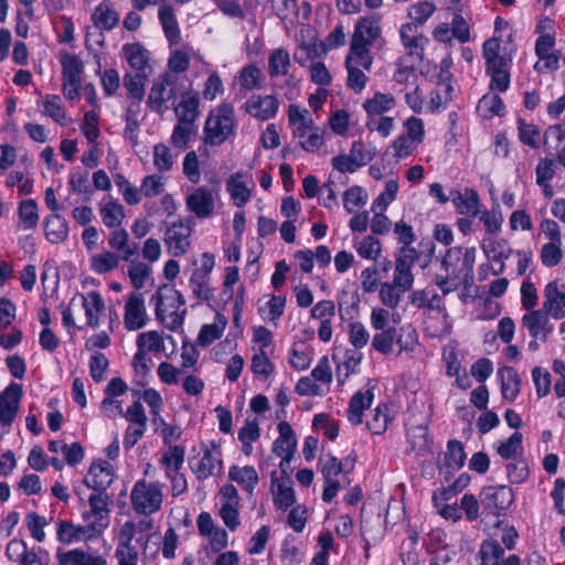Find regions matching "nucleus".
<instances>
[{"mask_svg":"<svg viewBox=\"0 0 565 565\" xmlns=\"http://www.w3.org/2000/svg\"><path fill=\"white\" fill-rule=\"evenodd\" d=\"M373 393L371 391L356 392L350 399L348 409V419L353 425L362 423L363 412L369 408L373 401Z\"/></svg>","mask_w":565,"mask_h":565,"instance_id":"nucleus-32","label":"nucleus"},{"mask_svg":"<svg viewBox=\"0 0 565 565\" xmlns=\"http://www.w3.org/2000/svg\"><path fill=\"white\" fill-rule=\"evenodd\" d=\"M262 77L263 73L260 68L254 64L243 67L239 72V83L248 90L260 88Z\"/></svg>","mask_w":565,"mask_h":565,"instance_id":"nucleus-54","label":"nucleus"},{"mask_svg":"<svg viewBox=\"0 0 565 565\" xmlns=\"http://www.w3.org/2000/svg\"><path fill=\"white\" fill-rule=\"evenodd\" d=\"M228 478L241 486L248 494H253L259 481L258 473L253 466H232Z\"/></svg>","mask_w":565,"mask_h":565,"instance_id":"nucleus-28","label":"nucleus"},{"mask_svg":"<svg viewBox=\"0 0 565 565\" xmlns=\"http://www.w3.org/2000/svg\"><path fill=\"white\" fill-rule=\"evenodd\" d=\"M274 502L280 510H287L296 502L291 479L288 476L278 479L276 472L271 473Z\"/></svg>","mask_w":565,"mask_h":565,"instance_id":"nucleus-24","label":"nucleus"},{"mask_svg":"<svg viewBox=\"0 0 565 565\" xmlns=\"http://www.w3.org/2000/svg\"><path fill=\"white\" fill-rule=\"evenodd\" d=\"M139 350L158 352L163 348V338L157 331L140 333L137 339Z\"/></svg>","mask_w":565,"mask_h":565,"instance_id":"nucleus-64","label":"nucleus"},{"mask_svg":"<svg viewBox=\"0 0 565 565\" xmlns=\"http://www.w3.org/2000/svg\"><path fill=\"white\" fill-rule=\"evenodd\" d=\"M145 300L141 294H131L125 307V327L129 331L141 329L146 324Z\"/></svg>","mask_w":565,"mask_h":565,"instance_id":"nucleus-19","label":"nucleus"},{"mask_svg":"<svg viewBox=\"0 0 565 565\" xmlns=\"http://www.w3.org/2000/svg\"><path fill=\"white\" fill-rule=\"evenodd\" d=\"M513 500L512 489L508 486H488L480 493L482 507L492 515H497L500 510L508 509Z\"/></svg>","mask_w":565,"mask_h":565,"instance_id":"nucleus-9","label":"nucleus"},{"mask_svg":"<svg viewBox=\"0 0 565 565\" xmlns=\"http://www.w3.org/2000/svg\"><path fill=\"white\" fill-rule=\"evenodd\" d=\"M124 55L129 65L136 70L143 71L149 62V52L140 43H127L122 46Z\"/></svg>","mask_w":565,"mask_h":565,"instance_id":"nucleus-38","label":"nucleus"},{"mask_svg":"<svg viewBox=\"0 0 565 565\" xmlns=\"http://www.w3.org/2000/svg\"><path fill=\"white\" fill-rule=\"evenodd\" d=\"M466 452L463 444L459 440L451 439L447 444V451L445 454V465L448 468L460 469L465 466Z\"/></svg>","mask_w":565,"mask_h":565,"instance_id":"nucleus-44","label":"nucleus"},{"mask_svg":"<svg viewBox=\"0 0 565 565\" xmlns=\"http://www.w3.org/2000/svg\"><path fill=\"white\" fill-rule=\"evenodd\" d=\"M130 501L136 513L150 515L160 510L162 492L158 484L141 479L134 484Z\"/></svg>","mask_w":565,"mask_h":565,"instance_id":"nucleus-5","label":"nucleus"},{"mask_svg":"<svg viewBox=\"0 0 565 565\" xmlns=\"http://www.w3.org/2000/svg\"><path fill=\"white\" fill-rule=\"evenodd\" d=\"M523 435L519 431L513 433L508 440L497 446L498 454L503 459L514 458L522 450Z\"/></svg>","mask_w":565,"mask_h":565,"instance_id":"nucleus-55","label":"nucleus"},{"mask_svg":"<svg viewBox=\"0 0 565 565\" xmlns=\"http://www.w3.org/2000/svg\"><path fill=\"white\" fill-rule=\"evenodd\" d=\"M397 331L394 327H390L381 330L376 333L372 340V347L374 350L382 354H390L393 350V345L397 340Z\"/></svg>","mask_w":565,"mask_h":565,"instance_id":"nucleus-47","label":"nucleus"},{"mask_svg":"<svg viewBox=\"0 0 565 565\" xmlns=\"http://www.w3.org/2000/svg\"><path fill=\"white\" fill-rule=\"evenodd\" d=\"M216 319L217 322L211 324H203L201 327V330L196 339L198 343L201 347L210 345L212 342L220 339L221 335L223 334L227 321L223 316L218 313L216 315Z\"/></svg>","mask_w":565,"mask_h":565,"instance_id":"nucleus-40","label":"nucleus"},{"mask_svg":"<svg viewBox=\"0 0 565 565\" xmlns=\"http://www.w3.org/2000/svg\"><path fill=\"white\" fill-rule=\"evenodd\" d=\"M367 193L360 185H353L343 193V206L348 213H353L367 202Z\"/></svg>","mask_w":565,"mask_h":565,"instance_id":"nucleus-46","label":"nucleus"},{"mask_svg":"<svg viewBox=\"0 0 565 565\" xmlns=\"http://www.w3.org/2000/svg\"><path fill=\"white\" fill-rule=\"evenodd\" d=\"M398 191V182L396 180H388L385 183V190L372 203V211L384 212L390 203L395 200Z\"/></svg>","mask_w":565,"mask_h":565,"instance_id":"nucleus-57","label":"nucleus"},{"mask_svg":"<svg viewBox=\"0 0 565 565\" xmlns=\"http://www.w3.org/2000/svg\"><path fill=\"white\" fill-rule=\"evenodd\" d=\"M84 533V527L76 526L68 521H60L57 527V540L63 544H71L79 540L81 534Z\"/></svg>","mask_w":565,"mask_h":565,"instance_id":"nucleus-60","label":"nucleus"},{"mask_svg":"<svg viewBox=\"0 0 565 565\" xmlns=\"http://www.w3.org/2000/svg\"><path fill=\"white\" fill-rule=\"evenodd\" d=\"M114 475V468L108 461L94 462L88 469L84 483L95 492H106L113 483Z\"/></svg>","mask_w":565,"mask_h":565,"instance_id":"nucleus-14","label":"nucleus"},{"mask_svg":"<svg viewBox=\"0 0 565 565\" xmlns=\"http://www.w3.org/2000/svg\"><path fill=\"white\" fill-rule=\"evenodd\" d=\"M408 439L412 443V448L418 454H425L429 450L430 439L428 437V429L424 425H418L408 434Z\"/></svg>","mask_w":565,"mask_h":565,"instance_id":"nucleus-56","label":"nucleus"},{"mask_svg":"<svg viewBox=\"0 0 565 565\" xmlns=\"http://www.w3.org/2000/svg\"><path fill=\"white\" fill-rule=\"evenodd\" d=\"M451 202L454 203L457 212L467 216H477L479 214V195L472 189H465V192H451Z\"/></svg>","mask_w":565,"mask_h":565,"instance_id":"nucleus-27","label":"nucleus"},{"mask_svg":"<svg viewBox=\"0 0 565 565\" xmlns=\"http://www.w3.org/2000/svg\"><path fill=\"white\" fill-rule=\"evenodd\" d=\"M61 66L64 96L73 100L77 98L79 94L81 76L84 71V65L75 54L64 53L61 57Z\"/></svg>","mask_w":565,"mask_h":565,"instance_id":"nucleus-7","label":"nucleus"},{"mask_svg":"<svg viewBox=\"0 0 565 565\" xmlns=\"http://www.w3.org/2000/svg\"><path fill=\"white\" fill-rule=\"evenodd\" d=\"M359 55L349 53L345 58V67L348 71L347 85L354 93H361L367 84V76L365 75L363 64L360 63Z\"/></svg>","mask_w":565,"mask_h":565,"instance_id":"nucleus-26","label":"nucleus"},{"mask_svg":"<svg viewBox=\"0 0 565 565\" xmlns=\"http://www.w3.org/2000/svg\"><path fill=\"white\" fill-rule=\"evenodd\" d=\"M121 257L111 253L104 252L93 256L92 269L97 274H106L118 267Z\"/></svg>","mask_w":565,"mask_h":565,"instance_id":"nucleus-53","label":"nucleus"},{"mask_svg":"<svg viewBox=\"0 0 565 565\" xmlns=\"http://www.w3.org/2000/svg\"><path fill=\"white\" fill-rule=\"evenodd\" d=\"M243 177L242 172H236L226 181V191L238 207L244 206L250 200V190L242 181Z\"/></svg>","mask_w":565,"mask_h":565,"instance_id":"nucleus-37","label":"nucleus"},{"mask_svg":"<svg viewBox=\"0 0 565 565\" xmlns=\"http://www.w3.org/2000/svg\"><path fill=\"white\" fill-rule=\"evenodd\" d=\"M19 217L24 230L35 228L39 223L38 204L34 200H24L19 204Z\"/></svg>","mask_w":565,"mask_h":565,"instance_id":"nucleus-50","label":"nucleus"},{"mask_svg":"<svg viewBox=\"0 0 565 565\" xmlns=\"http://www.w3.org/2000/svg\"><path fill=\"white\" fill-rule=\"evenodd\" d=\"M200 96L198 92L181 94V100L174 106V113L178 118V122L185 125H195L199 118L200 110Z\"/></svg>","mask_w":565,"mask_h":565,"instance_id":"nucleus-20","label":"nucleus"},{"mask_svg":"<svg viewBox=\"0 0 565 565\" xmlns=\"http://www.w3.org/2000/svg\"><path fill=\"white\" fill-rule=\"evenodd\" d=\"M190 223V220H180L167 227L164 242L175 257L184 255L190 247V236L192 233Z\"/></svg>","mask_w":565,"mask_h":565,"instance_id":"nucleus-10","label":"nucleus"},{"mask_svg":"<svg viewBox=\"0 0 565 565\" xmlns=\"http://www.w3.org/2000/svg\"><path fill=\"white\" fill-rule=\"evenodd\" d=\"M278 433L279 436L273 444V452L281 458L279 467L284 470V463H289L294 457L297 438L292 427L287 422L278 424Z\"/></svg>","mask_w":565,"mask_h":565,"instance_id":"nucleus-11","label":"nucleus"},{"mask_svg":"<svg viewBox=\"0 0 565 565\" xmlns=\"http://www.w3.org/2000/svg\"><path fill=\"white\" fill-rule=\"evenodd\" d=\"M478 109L484 111L487 116H501L504 104L498 95H484L478 103Z\"/></svg>","mask_w":565,"mask_h":565,"instance_id":"nucleus-63","label":"nucleus"},{"mask_svg":"<svg viewBox=\"0 0 565 565\" xmlns=\"http://www.w3.org/2000/svg\"><path fill=\"white\" fill-rule=\"evenodd\" d=\"M482 249L488 260L492 262L493 275H500L504 271V260L510 258L513 253L512 247L504 238H488L482 243Z\"/></svg>","mask_w":565,"mask_h":565,"instance_id":"nucleus-12","label":"nucleus"},{"mask_svg":"<svg viewBox=\"0 0 565 565\" xmlns=\"http://www.w3.org/2000/svg\"><path fill=\"white\" fill-rule=\"evenodd\" d=\"M542 309L555 320L565 318V292L559 290L557 280L545 286Z\"/></svg>","mask_w":565,"mask_h":565,"instance_id":"nucleus-16","label":"nucleus"},{"mask_svg":"<svg viewBox=\"0 0 565 565\" xmlns=\"http://www.w3.org/2000/svg\"><path fill=\"white\" fill-rule=\"evenodd\" d=\"M370 340V333L362 322L355 321L349 324V341L355 349L364 348Z\"/></svg>","mask_w":565,"mask_h":565,"instance_id":"nucleus-62","label":"nucleus"},{"mask_svg":"<svg viewBox=\"0 0 565 565\" xmlns=\"http://www.w3.org/2000/svg\"><path fill=\"white\" fill-rule=\"evenodd\" d=\"M181 85V78L177 74L164 72L159 75L150 88L147 98L148 107L152 111L163 115L168 110L166 104L170 100H175L178 95L183 94Z\"/></svg>","mask_w":565,"mask_h":565,"instance_id":"nucleus-3","label":"nucleus"},{"mask_svg":"<svg viewBox=\"0 0 565 565\" xmlns=\"http://www.w3.org/2000/svg\"><path fill=\"white\" fill-rule=\"evenodd\" d=\"M321 473L323 476V493L322 500L330 503L337 495L340 489V482L337 479L341 472L344 471V463L335 456L328 454L324 458H320Z\"/></svg>","mask_w":565,"mask_h":565,"instance_id":"nucleus-8","label":"nucleus"},{"mask_svg":"<svg viewBox=\"0 0 565 565\" xmlns=\"http://www.w3.org/2000/svg\"><path fill=\"white\" fill-rule=\"evenodd\" d=\"M436 7L428 1L412 4L408 9V17L415 22L414 24H424L428 18L433 15Z\"/></svg>","mask_w":565,"mask_h":565,"instance_id":"nucleus-59","label":"nucleus"},{"mask_svg":"<svg viewBox=\"0 0 565 565\" xmlns=\"http://www.w3.org/2000/svg\"><path fill=\"white\" fill-rule=\"evenodd\" d=\"M399 35L403 45L408 50L409 57L422 61L424 56V42L427 40L418 33L417 25L414 23L402 24Z\"/></svg>","mask_w":565,"mask_h":565,"instance_id":"nucleus-23","label":"nucleus"},{"mask_svg":"<svg viewBox=\"0 0 565 565\" xmlns=\"http://www.w3.org/2000/svg\"><path fill=\"white\" fill-rule=\"evenodd\" d=\"M57 559L60 565H106L107 562L103 556H93L79 548L67 552H58Z\"/></svg>","mask_w":565,"mask_h":565,"instance_id":"nucleus-30","label":"nucleus"},{"mask_svg":"<svg viewBox=\"0 0 565 565\" xmlns=\"http://www.w3.org/2000/svg\"><path fill=\"white\" fill-rule=\"evenodd\" d=\"M92 20L100 30L110 31L119 23V14L107 2H100L92 14Z\"/></svg>","mask_w":565,"mask_h":565,"instance_id":"nucleus-33","label":"nucleus"},{"mask_svg":"<svg viewBox=\"0 0 565 565\" xmlns=\"http://www.w3.org/2000/svg\"><path fill=\"white\" fill-rule=\"evenodd\" d=\"M279 103L274 95H253L244 104L246 113L262 121L274 118Z\"/></svg>","mask_w":565,"mask_h":565,"instance_id":"nucleus-15","label":"nucleus"},{"mask_svg":"<svg viewBox=\"0 0 565 565\" xmlns=\"http://www.w3.org/2000/svg\"><path fill=\"white\" fill-rule=\"evenodd\" d=\"M174 157L171 149L164 143L153 146V166L161 172H168L173 168Z\"/></svg>","mask_w":565,"mask_h":565,"instance_id":"nucleus-49","label":"nucleus"},{"mask_svg":"<svg viewBox=\"0 0 565 565\" xmlns=\"http://www.w3.org/2000/svg\"><path fill=\"white\" fill-rule=\"evenodd\" d=\"M501 381V392L505 399L514 401L520 393L521 379L515 369L503 366L498 371Z\"/></svg>","mask_w":565,"mask_h":565,"instance_id":"nucleus-31","label":"nucleus"},{"mask_svg":"<svg viewBox=\"0 0 565 565\" xmlns=\"http://www.w3.org/2000/svg\"><path fill=\"white\" fill-rule=\"evenodd\" d=\"M478 554L481 565H500L504 550L498 541L487 540L482 542Z\"/></svg>","mask_w":565,"mask_h":565,"instance_id":"nucleus-42","label":"nucleus"},{"mask_svg":"<svg viewBox=\"0 0 565 565\" xmlns=\"http://www.w3.org/2000/svg\"><path fill=\"white\" fill-rule=\"evenodd\" d=\"M396 102L392 94L375 93L371 98L363 103V109L367 114V118L381 117L383 114L394 108Z\"/></svg>","mask_w":565,"mask_h":565,"instance_id":"nucleus-29","label":"nucleus"},{"mask_svg":"<svg viewBox=\"0 0 565 565\" xmlns=\"http://www.w3.org/2000/svg\"><path fill=\"white\" fill-rule=\"evenodd\" d=\"M45 236L54 244L64 242L68 236V223L61 215L54 213L45 218Z\"/></svg>","mask_w":565,"mask_h":565,"instance_id":"nucleus-35","label":"nucleus"},{"mask_svg":"<svg viewBox=\"0 0 565 565\" xmlns=\"http://www.w3.org/2000/svg\"><path fill=\"white\" fill-rule=\"evenodd\" d=\"M476 262L475 247H452L444 256L441 266L450 276L451 281H461L469 285L473 280V265Z\"/></svg>","mask_w":565,"mask_h":565,"instance_id":"nucleus-4","label":"nucleus"},{"mask_svg":"<svg viewBox=\"0 0 565 565\" xmlns=\"http://www.w3.org/2000/svg\"><path fill=\"white\" fill-rule=\"evenodd\" d=\"M381 33L379 20L374 18H361L354 28L351 41L350 53L359 55L363 70L370 71L373 57L370 55V47Z\"/></svg>","mask_w":565,"mask_h":565,"instance_id":"nucleus-2","label":"nucleus"},{"mask_svg":"<svg viewBox=\"0 0 565 565\" xmlns=\"http://www.w3.org/2000/svg\"><path fill=\"white\" fill-rule=\"evenodd\" d=\"M375 153V148L366 147L361 140H358L352 143L349 156L361 168L371 162Z\"/></svg>","mask_w":565,"mask_h":565,"instance_id":"nucleus-58","label":"nucleus"},{"mask_svg":"<svg viewBox=\"0 0 565 565\" xmlns=\"http://www.w3.org/2000/svg\"><path fill=\"white\" fill-rule=\"evenodd\" d=\"M185 449L183 446H169V449L163 454L161 462L166 468V476L171 472L179 471L184 462Z\"/></svg>","mask_w":565,"mask_h":565,"instance_id":"nucleus-43","label":"nucleus"},{"mask_svg":"<svg viewBox=\"0 0 565 565\" xmlns=\"http://www.w3.org/2000/svg\"><path fill=\"white\" fill-rule=\"evenodd\" d=\"M100 216L107 227L118 226L125 218L124 206L117 201L108 202L100 209Z\"/></svg>","mask_w":565,"mask_h":565,"instance_id":"nucleus-48","label":"nucleus"},{"mask_svg":"<svg viewBox=\"0 0 565 565\" xmlns=\"http://www.w3.org/2000/svg\"><path fill=\"white\" fill-rule=\"evenodd\" d=\"M158 15L168 41L170 43H178L180 40V29L172 7L169 4L161 6Z\"/></svg>","mask_w":565,"mask_h":565,"instance_id":"nucleus-36","label":"nucleus"},{"mask_svg":"<svg viewBox=\"0 0 565 565\" xmlns=\"http://www.w3.org/2000/svg\"><path fill=\"white\" fill-rule=\"evenodd\" d=\"M236 129L234 107L223 103L209 113L203 128V142L211 147H218L234 138Z\"/></svg>","mask_w":565,"mask_h":565,"instance_id":"nucleus-1","label":"nucleus"},{"mask_svg":"<svg viewBox=\"0 0 565 565\" xmlns=\"http://www.w3.org/2000/svg\"><path fill=\"white\" fill-rule=\"evenodd\" d=\"M222 454L220 447L214 443L210 449H205L196 467H192L198 479H207L222 469Z\"/></svg>","mask_w":565,"mask_h":565,"instance_id":"nucleus-22","label":"nucleus"},{"mask_svg":"<svg viewBox=\"0 0 565 565\" xmlns=\"http://www.w3.org/2000/svg\"><path fill=\"white\" fill-rule=\"evenodd\" d=\"M77 298L85 309L87 324L97 328L99 326L98 315L105 309L100 294L97 291H89L87 295L77 294L72 298L71 305H73Z\"/></svg>","mask_w":565,"mask_h":565,"instance_id":"nucleus-25","label":"nucleus"},{"mask_svg":"<svg viewBox=\"0 0 565 565\" xmlns=\"http://www.w3.org/2000/svg\"><path fill=\"white\" fill-rule=\"evenodd\" d=\"M111 500L106 492H95L88 498V503L90 507V514L95 516L97 520L102 521L104 518H107L110 510L109 504Z\"/></svg>","mask_w":565,"mask_h":565,"instance_id":"nucleus-52","label":"nucleus"},{"mask_svg":"<svg viewBox=\"0 0 565 565\" xmlns=\"http://www.w3.org/2000/svg\"><path fill=\"white\" fill-rule=\"evenodd\" d=\"M129 235L126 230H115L109 234L108 237V245L110 248L121 252V259L124 260H131L134 256L137 255L138 252V245L128 244Z\"/></svg>","mask_w":565,"mask_h":565,"instance_id":"nucleus-34","label":"nucleus"},{"mask_svg":"<svg viewBox=\"0 0 565 565\" xmlns=\"http://www.w3.org/2000/svg\"><path fill=\"white\" fill-rule=\"evenodd\" d=\"M195 135V125H185L182 122H177V125L173 128L170 141L175 148L184 150L189 147L192 137Z\"/></svg>","mask_w":565,"mask_h":565,"instance_id":"nucleus-45","label":"nucleus"},{"mask_svg":"<svg viewBox=\"0 0 565 565\" xmlns=\"http://www.w3.org/2000/svg\"><path fill=\"white\" fill-rule=\"evenodd\" d=\"M148 81V76L145 73H127L124 76V86L127 89L129 98L140 104L145 97V86Z\"/></svg>","mask_w":565,"mask_h":565,"instance_id":"nucleus-39","label":"nucleus"},{"mask_svg":"<svg viewBox=\"0 0 565 565\" xmlns=\"http://www.w3.org/2000/svg\"><path fill=\"white\" fill-rule=\"evenodd\" d=\"M43 114L51 117L61 126H65L67 124L65 109L60 104V97L57 95L46 96L45 100L43 102Z\"/></svg>","mask_w":565,"mask_h":565,"instance_id":"nucleus-51","label":"nucleus"},{"mask_svg":"<svg viewBox=\"0 0 565 565\" xmlns=\"http://www.w3.org/2000/svg\"><path fill=\"white\" fill-rule=\"evenodd\" d=\"M134 394H135V396L138 397V399L136 402H134L132 405H130L126 409V412L122 411L120 402L116 403V408H117L118 413L120 415H122L131 425L147 426L148 418L145 413V408H143L142 404L139 401L140 393L138 391H135Z\"/></svg>","mask_w":565,"mask_h":565,"instance_id":"nucleus-41","label":"nucleus"},{"mask_svg":"<svg viewBox=\"0 0 565 565\" xmlns=\"http://www.w3.org/2000/svg\"><path fill=\"white\" fill-rule=\"evenodd\" d=\"M387 407L385 405H379L370 419H367L366 425L372 434L380 435L384 433L387 428L388 415L386 413Z\"/></svg>","mask_w":565,"mask_h":565,"instance_id":"nucleus-61","label":"nucleus"},{"mask_svg":"<svg viewBox=\"0 0 565 565\" xmlns=\"http://www.w3.org/2000/svg\"><path fill=\"white\" fill-rule=\"evenodd\" d=\"M290 55L286 49L279 47L270 52L268 56V75L271 78L285 76L287 77L286 84H292L295 76L290 73Z\"/></svg>","mask_w":565,"mask_h":565,"instance_id":"nucleus-21","label":"nucleus"},{"mask_svg":"<svg viewBox=\"0 0 565 565\" xmlns=\"http://www.w3.org/2000/svg\"><path fill=\"white\" fill-rule=\"evenodd\" d=\"M186 207L199 218L209 217L214 211L212 192L205 186L196 188L186 196Z\"/></svg>","mask_w":565,"mask_h":565,"instance_id":"nucleus-17","label":"nucleus"},{"mask_svg":"<svg viewBox=\"0 0 565 565\" xmlns=\"http://www.w3.org/2000/svg\"><path fill=\"white\" fill-rule=\"evenodd\" d=\"M547 315L543 309H539L530 310L523 316L522 324L534 339L545 340L553 331V324L550 323Z\"/></svg>","mask_w":565,"mask_h":565,"instance_id":"nucleus-18","label":"nucleus"},{"mask_svg":"<svg viewBox=\"0 0 565 565\" xmlns=\"http://www.w3.org/2000/svg\"><path fill=\"white\" fill-rule=\"evenodd\" d=\"M164 300H171L170 307L174 308L175 310L185 303L184 297L179 290L169 287L168 285L160 286L151 298V301L156 306V317L160 322L166 321V310L163 308ZM185 312V309H183L180 313L178 311L171 312V321L168 323V328L170 330L180 328L183 323Z\"/></svg>","mask_w":565,"mask_h":565,"instance_id":"nucleus-6","label":"nucleus"},{"mask_svg":"<svg viewBox=\"0 0 565 565\" xmlns=\"http://www.w3.org/2000/svg\"><path fill=\"white\" fill-rule=\"evenodd\" d=\"M22 397V385L11 383L0 393V423L10 426L14 420Z\"/></svg>","mask_w":565,"mask_h":565,"instance_id":"nucleus-13","label":"nucleus"}]
</instances>
